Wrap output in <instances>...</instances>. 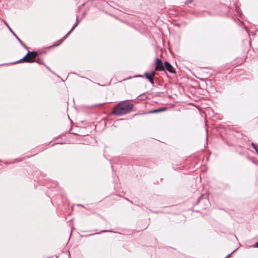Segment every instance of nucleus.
<instances>
[{"instance_id":"f257e3e1","label":"nucleus","mask_w":258,"mask_h":258,"mask_svg":"<svg viewBox=\"0 0 258 258\" xmlns=\"http://www.w3.org/2000/svg\"><path fill=\"white\" fill-rule=\"evenodd\" d=\"M133 105L121 102L117 104L113 108L112 113L116 115H121L130 112L133 109Z\"/></svg>"},{"instance_id":"f03ea898","label":"nucleus","mask_w":258,"mask_h":258,"mask_svg":"<svg viewBox=\"0 0 258 258\" xmlns=\"http://www.w3.org/2000/svg\"><path fill=\"white\" fill-rule=\"evenodd\" d=\"M37 56V53L36 51L28 52V53L21 59L18 62H33L35 61V59Z\"/></svg>"},{"instance_id":"7ed1b4c3","label":"nucleus","mask_w":258,"mask_h":258,"mask_svg":"<svg viewBox=\"0 0 258 258\" xmlns=\"http://www.w3.org/2000/svg\"><path fill=\"white\" fill-rule=\"evenodd\" d=\"M155 70L157 71H164L165 68L163 64L162 60L159 58H157L155 62Z\"/></svg>"},{"instance_id":"20e7f679","label":"nucleus","mask_w":258,"mask_h":258,"mask_svg":"<svg viewBox=\"0 0 258 258\" xmlns=\"http://www.w3.org/2000/svg\"><path fill=\"white\" fill-rule=\"evenodd\" d=\"M164 66L165 69L171 73H175V69L167 61L165 62Z\"/></svg>"},{"instance_id":"39448f33","label":"nucleus","mask_w":258,"mask_h":258,"mask_svg":"<svg viewBox=\"0 0 258 258\" xmlns=\"http://www.w3.org/2000/svg\"><path fill=\"white\" fill-rule=\"evenodd\" d=\"M155 74V72H153L151 75H149L147 73L145 74V75L147 79H148L152 84H154L153 77Z\"/></svg>"},{"instance_id":"423d86ee","label":"nucleus","mask_w":258,"mask_h":258,"mask_svg":"<svg viewBox=\"0 0 258 258\" xmlns=\"http://www.w3.org/2000/svg\"><path fill=\"white\" fill-rule=\"evenodd\" d=\"M166 110V109L165 108H162L161 109H157L151 110L150 111V113H158L160 112L164 111Z\"/></svg>"},{"instance_id":"0eeeda50","label":"nucleus","mask_w":258,"mask_h":258,"mask_svg":"<svg viewBox=\"0 0 258 258\" xmlns=\"http://www.w3.org/2000/svg\"><path fill=\"white\" fill-rule=\"evenodd\" d=\"M252 146L254 148L256 152L258 153V149L257 148L256 145L252 143Z\"/></svg>"},{"instance_id":"6e6552de","label":"nucleus","mask_w":258,"mask_h":258,"mask_svg":"<svg viewBox=\"0 0 258 258\" xmlns=\"http://www.w3.org/2000/svg\"><path fill=\"white\" fill-rule=\"evenodd\" d=\"M76 25H77V24H76V25H75V26H74L72 27V28L71 29V30L68 32V34L65 36V37H67V36L69 34V33H70V32H71V31H72V30L75 28V27H76Z\"/></svg>"},{"instance_id":"1a4fd4ad","label":"nucleus","mask_w":258,"mask_h":258,"mask_svg":"<svg viewBox=\"0 0 258 258\" xmlns=\"http://www.w3.org/2000/svg\"><path fill=\"white\" fill-rule=\"evenodd\" d=\"M16 37L17 38V39L19 40V41L22 44H23V43L20 40V39L16 36L15 35Z\"/></svg>"},{"instance_id":"9d476101","label":"nucleus","mask_w":258,"mask_h":258,"mask_svg":"<svg viewBox=\"0 0 258 258\" xmlns=\"http://www.w3.org/2000/svg\"><path fill=\"white\" fill-rule=\"evenodd\" d=\"M37 61L39 63H42V62H41V61H40V60H38V61Z\"/></svg>"},{"instance_id":"9b49d317","label":"nucleus","mask_w":258,"mask_h":258,"mask_svg":"<svg viewBox=\"0 0 258 258\" xmlns=\"http://www.w3.org/2000/svg\"><path fill=\"white\" fill-rule=\"evenodd\" d=\"M256 247H258V242L256 243Z\"/></svg>"},{"instance_id":"f8f14e48","label":"nucleus","mask_w":258,"mask_h":258,"mask_svg":"<svg viewBox=\"0 0 258 258\" xmlns=\"http://www.w3.org/2000/svg\"><path fill=\"white\" fill-rule=\"evenodd\" d=\"M230 254H229L227 255V256L225 258H227V257H228L230 255Z\"/></svg>"},{"instance_id":"ddd939ff","label":"nucleus","mask_w":258,"mask_h":258,"mask_svg":"<svg viewBox=\"0 0 258 258\" xmlns=\"http://www.w3.org/2000/svg\"><path fill=\"white\" fill-rule=\"evenodd\" d=\"M12 33H13L15 35V36L16 35L14 33L13 31H12Z\"/></svg>"},{"instance_id":"4468645a","label":"nucleus","mask_w":258,"mask_h":258,"mask_svg":"<svg viewBox=\"0 0 258 258\" xmlns=\"http://www.w3.org/2000/svg\"><path fill=\"white\" fill-rule=\"evenodd\" d=\"M9 30H10V31H12V30L10 28H9Z\"/></svg>"}]
</instances>
